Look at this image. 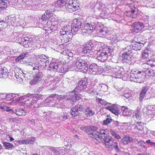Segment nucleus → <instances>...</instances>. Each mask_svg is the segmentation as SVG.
I'll return each instance as SVG.
<instances>
[{"label": "nucleus", "mask_w": 155, "mask_h": 155, "mask_svg": "<svg viewBox=\"0 0 155 155\" xmlns=\"http://www.w3.org/2000/svg\"><path fill=\"white\" fill-rule=\"evenodd\" d=\"M84 21L81 18H75L74 19L71 25V31L73 33L76 32L78 30H81L83 33L87 34H91L95 29L96 25L93 23H85L83 25Z\"/></svg>", "instance_id": "1"}, {"label": "nucleus", "mask_w": 155, "mask_h": 155, "mask_svg": "<svg viewBox=\"0 0 155 155\" xmlns=\"http://www.w3.org/2000/svg\"><path fill=\"white\" fill-rule=\"evenodd\" d=\"M74 66L80 71L86 73L88 69L89 62L92 58L85 56L76 58Z\"/></svg>", "instance_id": "2"}, {"label": "nucleus", "mask_w": 155, "mask_h": 155, "mask_svg": "<svg viewBox=\"0 0 155 155\" xmlns=\"http://www.w3.org/2000/svg\"><path fill=\"white\" fill-rule=\"evenodd\" d=\"M56 6L58 7L61 10H66L72 13L78 9L79 7L75 3L71 4L67 3L65 0H59L56 3Z\"/></svg>", "instance_id": "3"}, {"label": "nucleus", "mask_w": 155, "mask_h": 155, "mask_svg": "<svg viewBox=\"0 0 155 155\" xmlns=\"http://www.w3.org/2000/svg\"><path fill=\"white\" fill-rule=\"evenodd\" d=\"M102 50H101L97 53V58L98 60L103 62L107 60L108 56L111 55L113 51L108 48H102Z\"/></svg>", "instance_id": "4"}, {"label": "nucleus", "mask_w": 155, "mask_h": 155, "mask_svg": "<svg viewBox=\"0 0 155 155\" xmlns=\"http://www.w3.org/2000/svg\"><path fill=\"white\" fill-rule=\"evenodd\" d=\"M102 134L101 136V139H103L105 142V146L106 148L112 147L115 141V140L111 137H109L108 133H106V131H102Z\"/></svg>", "instance_id": "5"}, {"label": "nucleus", "mask_w": 155, "mask_h": 155, "mask_svg": "<svg viewBox=\"0 0 155 155\" xmlns=\"http://www.w3.org/2000/svg\"><path fill=\"white\" fill-rule=\"evenodd\" d=\"M97 128L94 126H89L88 132V134H91L92 135L93 137L97 140H101L102 137L101 136L102 134V131H104V130H102L100 132L97 131Z\"/></svg>", "instance_id": "6"}, {"label": "nucleus", "mask_w": 155, "mask_h": 155, "mask_svg": "<svg viewBox=\"0 0 155 155\" xmlns=\"http://www.w3.org/2000/svg\"><path fill=\"white\" fill-rule=\"evenodd\" d=\"M86 78H82L78 83L77 86L74 89V92H79L81 91L85 90L87 87L88 82Z\"/></svg>", "instance_id": "7"}, {"label": "nucleus", "mask_w": 155, "mask_h": 155, "mask_svg": "<svg viewBox=\"0 0 155 155\" xmlns=\"http://www.w3.org/2000/svg\"><path fill=\"white\" fill-rule=\"evenodd\" d=\"M84 106L79 104L76 105L74 108H72L70 111L71 115L73 117H76L80 116L84 110Z\"/></svg>", "instance_id": "8"}, {"label": "nucleus", "mask_w": 155, "mask_h": 155, "mask_svg": "<svg viewBox=\"0 0 155 155\" xmlns=\"http://www.w3.org/2000/svg\"><path fill=\"white\" fill-rule=\"evenodd\" d=\"M37 58L38 59V62L40 64L41 66H43L44 68L46 67L47 65L49 64V58L45 55H38Z\"/></svg>", "instance_id": "9"}, {"label": "nucleus", "mask_w": 155, "mask_h": 155, "mask_svg": "<svg viewBox=\"0 0 155 155\" xmlns=\"http://www.w3.org/2000/svg\"><path fill=\"white\" fill-rule=\"evenodd\" d=\"M93 46L94 44L92 41L88 42L83 45L81 52L83 54H89L92 50Z\"/></svg>", "instance_id": "10"}, {"label": "nucleus", "mask_w": 155, "mask_h": 155, "mask_svg": "<svg viewBox=\"0 0 155 155\" xmlns=\"http://www.w3.org/2000/svg\"><path fill=\"white\" fill-rule=\"evenodd\" d=\"M133 56V54L130 51H127L123 53L122 55L123 61L129 63L131 60V58Z\"/></svg>", "instance_id": "11"}, {"label": "nucleus", "mask_w": 155, "mask_h": 155, "mask_svg": "<svg viewBox=\"0 0 155 155\" xmlns=\"http://www.w3.org/2000/svg\"><path fill=\"white\" fill-rule=\"evenodd\" d=\"M43 76V74L42 72H39V71H36L35 74L34 75V78L31 82V84L33 85L37 84L41 80Z\"/></svg>", "instance_id": "12"}, {"label": "nucleus", "mask_w": 155, "mask_h": 155, "mask_svg": "<svg viewBox=\"0 0 155 155\" xmlns=\"http://www.w3.org/2000/svg\"><path fill=\"white\" fill-rule=\"evenodd\" d=\"M23 44L24 47L27 48L31 47L33 44L34 41L33 39L29 36L24 37L23 38Z\"/></svg>", "instance_id": "13"}, {"label": "nucleus", "mask_w": 155, "mask_h": 155, "mask_svg": "<svg viewBox=\"0 0 155 155\" xmlns=\"http://www.w3.org/2000/svg\"><path fill=\"white\" fill-rule=\"evenodd\" d=\"M111 105L106 107V109L111 111L115 115H118L120 114L119 108L115 104H111Z\"/></svg>", "instance_id": "14"}, {"label": "nucleus", "mask_w": 155, "mask_h": 155, "mask_svg": "<svg viewBox=\"0 0 155 155\" xmlns=\"http://www.w3.org/2000/svg\"><path fill=\"white\" fill-rule=\"evenodd\" d=\"M134 27V30L136 32H138L142 31L144 28V26L141 22H136L133 24Z\"/></svg>", "instance_id": "15"}, {"label": "nucleus", "mask_w": 155, "mask_h": 155, "mask_svg": "<svg viewBox=\"0 0 155 155\" xmlns=\"http://www.w3.org/2000/svg\"><path fill=\"white\" fill-rule=\"evenodd\" d=\"M52 9L47 10L44 14L42 15L41 17V19L43 21H47L53 15L52 12Z\"/></svg>", "instance_id": "16"}, {"label": "nucleus", "mask_w": 155, "mask_h": 155, "mask_svg": "<svg viewBox=\"0 0 155 155\" xmlns=\"http://www.w3.org/2000/svg\"><path fill=\"white\" fill-rule=\"evenodd\" d=\"M98 33L101 37L107 38L108 35L110 34V31L108 30L107 28H105L101 29Z\"/></svg>", "instance_id": "17"}, {"label": "nucleus", "mask_w": 155, "mask_h": 155, "mask_svg": "<svg viewBox=\"0 0 155 155\" xmlns=\"http://www.w3.org/2000/svg\"><path fill=\"white\" fill-rule=\"evenodd\" d=\"M65 98L64 96H63V97H61L60 99L58 101V102L56 101V104L55 105L56 107H59L61 108H62L64 107V106H66V107H67V105L68 104L66 102V101H64L63 99Z\"/></svg>", "instance_id": "18"}, {"label": "nucleus", "mask_w": 155, "mask_h": 155, "mask_svg": "<svg viewBox=\"0 0 155 155\" xmlns=\"http://www.w3.org/2000/svg\"><path fill=\"white\" fill-rule=\"evenodd\" d=\"M149 88V87L147 86L143 87H142L139 97V100L140 102H141L143 101V100Z\"/></svg>", "instance_id": "19"}, {"label": "nucleus", "mask_w": 155, "mask_h": 155, "mask_svg": "<svg viewBox=\"0 0 155 155\" xmlns=\"http://www.w3.org/2000/svg\"><path fill=\"white\" fill-rule=\"evenodd\" d=\"M143 46L142 44H140V43L136 42L135 43L131 44L129 45L127 47V49L132 48V50L136 51L140 50Z\"/></svg>", "instance_id": "20"}, {"label": "nucleus", "mask_w": 155, "mask_h": 155, "mask_svg": "<svg viewBox=\"0 0 155 155\" xmlns=\"http://www.w3.org/2000/svg\"><path fill=\"white\" fill-rule=\"evenodd\" d=\"M8 70L5 68H2L0 66V78L6 79L8 77Z\"/></svg>", "instance_id": "21"}, {"label": "nucleus", "mask_w": 155, "mask_h": 155, "mask_svg": "<svg viewBox=\"0 0 155 155\" xmlns=\"http://www.w3.org/2000/svg\"><path fill=\"white\" fill-rule=\"evenodd\" d=\"M38 94H28L26 95H24L23 96H20V100H22L26 99L27 97H30L32 98L33 99V101H34V103L36 102V100L38 99Z\"/></svg>", "instance_id": "22"}, {"label": "nucleus", "mask_w": 155, "mask_h": 155, "mask_svg": "<svg viewBox=\"0 0 155 155\" xmlns=\"http://www.w3.org/2000/svg\"><path fill=\"white\" fill-rule=\"evenodd\" d=\"M73 33L71 31L69 33H66V34L62 36V38L61 39V40L64 42H68L71 39L73 36Z\"/></svg>", "instance_id": "23"}, {"label": "nucleus", "mask_w": 155, "mask_h": 155, "mask_svg": "<svg viewBox=\"0 0 155 155\" xmlns=\"http://www.w3.org/2000/svg\"><path fill=\"white\" fill-rule=\"evenodd\" d=\"M89 70L93 74H96L98 71V66L97 64L95 63H92L90 65Z\"/></svg>", "instance_id": "24"}, {"label": "nucleus", "mask_w": 155, "mask_h": 155, "mask_svg": "<svg viewBox=\"0 0 155 155\" xmlns=\"http://www.w3.org/2000/svg\"><path fill=\"white\" fill-rule=\"evenodd\" d=\"M148 67L146 68V70H145V73H146V76H147L149 77H153L155 76V67L153 68L152 69H149Z\"/></svg>", "instance_id": "25"}, {"label": "nucleus", "mask_w": 155, "mask_h": 155, "mask_svg": "<svg viewBox=\"0 0 155 155\" xmlns=\"http://www.w3.org/2000/svg\"><path fill=\"white\" fill-rule=\"evenodd\" d=\"M137 78L138 83H140L142 80L144 78L145 76H146V73L145 71H137Z\"/></svg>", "instance_id": "26"}, {"label": "nucleus", "mask_w": 155, "mask_h": 155, "mask_svg": "<svg viewBox=\"0 0 155 155\" xmlns=\"http://www.w3.org/2000/svg\"><path fill=\"white\" fill-rule=\"evenodd\" d=\"M66 102L71 103L73 104L74 102L75 101V97H74V94L71 93L67 97V99L65 100Z\"/></svg>", "instance_id": "27"}, {"label": "nucleus", "mask_w": 155, "mask_h": 155, "mask_svg": "<svg viewBox=\"0 0 155 155\" xmlns=\"http://www.w3.org/2000/svg\"><path fill=\"white\" fill-rule=\"evenodd\" d=\"M27 8L29 10H35L36 7L35 6V2H33L32 0H27L25 3Z\"/></svg>", "instance_id": "28"}, {"label": "nucleus", "mask_w": 155, "mask_h": 155, "mask_svg": "<svg viewBox=\"0 0 155 155\" xmlns=\"http://www.w3.org/2000/svg\"><path fill=\"white\" fill-rule=\"evenodd\" d=\"M60 64L56 62H53L49 64V67L54 71L58 72Z\"/></svg>", "instance_id": "29"}, {"label": "nucleus", "mask_w": 155, "mask_h": 155, "mask_svg": "<svg viewBox=\"0 0 155 155\" xmlns=\"http://www.w3.org/2000/svg\"><path fill=\"white\" fill-rule=\"evenodd\" d=\"M144 126L143 123L141 122H137L136 124V127L137 128L138 132L141 134H143L144 133L143 131V126Z\"/></svg>", "instance_id": "30"}, {"label": "nucleus", "mask_w": 155, "mask_h": 155, "mask_svg": "<svg viewBox=\"0 0 155 155\" xmlns=\"http://www.w3.org/2000/svg\"><path fill=\"white\" fill-rule=\"evenodd\" d=\"M121 110L123 112V115L124 116H130V110L127 107L122 106Z\"/></svg>", "instance_id": "31"}, {"label": "nucleus", "mask_w": 155, "mask_h": 155, "mask_svg": "<svg viewBox=\"0 0 155 155\" xmlns=\"http://www.w3.org/2000/svg\"><path fill=\"white\" fill-rule=\"evenodd\" d=\"M57 25L55 24H52L50 21H48L45 25V30H47L49 28H51V29H54V28H56Z\"/></svg>", "instance_id": "32"}, {"label": "nucleus", "mask_w": 155, "mask_h": 155, "mask_svg": "<svg viewBox=\"0 0 155 155\" xmlns=\"http://www.w3.org/2000/svg\"><path fill=\"white\" fill-rule=\"evenodd\" d=\"M146 40L143 36H138L137 37V40L136 42L140 43V44H142L143 46L146 43Z\"/></svg>", "instance_id": "33"}, {"label": "nucleus", "mask_w": 155, "mask_h": 155, "mask_svg": "<svg viewBox=\"0 0 155 155\" xmlns=\"http://www.w3.org/2000/svg\"><path fill=\"white\" fill-rule=\"evenodd\" d=\"M134 72V73H131L130 77V79L131 81L136 82H138L139 81H138L137 80V71H135Z\"/></svg>", "instance_id": "34"}, {"label": "nucleus", "mask_w": 155, "mask_h": 155, "mask_svg": "<svg viewBox=\"0 0 155 155\" xmlns=\"http://www.w3.org/2000/svg\"><path fill=\"white\" fill-rule=\"evenodd\" d=\"M132 140V139L129 136H126L121 140V142H122L124 145H126L130 143Z\"/></svg>", "instance_id": "35"}, {"label": "nucleus", "mask_w": 155, "mask_h": 155, "mask_svg": "<svg viewBox=\"0 0 155 155\" xmlns=\"http://www.w3.org/2000/svg\"><path fill=\"white\" fill-rule=\"evenodd\" d=\"M134 114H135L133 115L132 118V120H134V121H136L137 120L139 119V120H140L141 119L142 114L140 112H134Z\"/></svg>", "instance_id": "36"}, {"label": "nucleus", "mask_w": 155, "mask_h": 155, "mask_svg": "<svg viewBox=\"0 0 155 155\" xmlns=\"http://www.w3.org/2000/svg\"><path fill=\"white\" fill-rule=\"evenodd\" d=\"M96 101L97 103L103 106L106 105L107 104H111V103H108L104 99H102V98H96Z\"/></svg>", "instance_id": "37"}, {"label": "nucleus", "mask_w": 155, "mask_h": 155, "mask_svg": "<svg viewBox=\"0 0 155 155\" xmlns=\"http://www.w3.org/2000/svg\"><path fill=\"white\" fill-rule=\"evenodd\" d=\"M94 112L92 110L90 107H87L85 110V114L87 116H92L94 114Z\"/></svg>", "instance_id": "38"}, {"label": "nucleus", "mask_w": 155, "mask_h": 155, "mask_svg": "<svg viewBox=\"0 0 155 155\" xmlns=\"http://www.w3.org/2000/svg\"><path fill=\"white\" fill-rule=\"evenodd\" d=\"M35 6L36 7L35 10L39 9L43 7H45V5L42 4V3L41 2L39 1H37L35 2Z\"/></svg>", "instance_id": "39"}, {"label": "nucleus", "mask_w": 155, "mask_h": 155, "mask_svg": "<svg viewBox=\"0 0 155 155\" xmlns=\"http://www.w3.org/2000/svg\"><path fill=\"white\" fill-rule=\"evenodd\" d=\"M15 113L17 115L19 116H22L25 115L26 112L25 110L23 108H20L18 110H16Z\"/></svg>", "instance_id": "40"}, {"label": "nucleus", "mask_w": 155, "mask_h": 155, "mask_svg": "<svg viewBox=\"0 0 155 155\" xmlns=\"http://www.w3.org/2000/svg\"><path fill=\"white\" fill-rule=\"evenodd\" d=\"M110 134L116 139L119 140L120 139V136L117 134L116 132L114 131V130L111 129L110 130Z\"/></svg>", "instance_id": "41"}, {"label": "nucleus", "mask_w": 155, "mask_h": 155, "mask_svg": "<svg viewBox=\"0 0 155 155\" xmlns=\"http://www.w3.org/2000/svg\"><path fill=\"white\" fill-rule=\"evenodd\" d=\"M112 118L110 116L107 115L105 119L103 120V124L104 125H107L110 124L112 121Z\"/></svg>", "instance_id": "42"}, {"label": "nucleus", "mask_w": 155, "mask_h": 155, "mask_svg": "<svg viewBox=\"0 0 155 155\" xmlns=\"http://www.w3.org/2000/svg\"><path fill=\"white\" fill-rule=\"evenodd\" d=\"M2 143L7 149L11 150L14 147L13 144L8 142H3Z\"/></svg>", "instance_id": "43"}, {"label": "nucleus", "mask_w": 155, "mask_h": 155, "mask_svg": "<svg viewBox=\"0 0 155 155\" xmlns=\"http://www.w3.org/2000/svg\"><path fill=\"white\" fill-rule=\"evenodd\" d=\"M111 148L114 149L116 153H119L120 152V150L118 146V143L116 141H115L113 144V146L111 147Z\"/></svg>", "instance_id": "44"}, {"label": "nucleus", "mask_w": 155, "mask_h": 155, "mask_svg": "<svg viewBox=\"0 0 155 155\" xmlns=\"http://www.w3.org/2000/svg\"><path fill=\"white\" fill-rule=\"evenodd\" d=\"M62 31L64 30L67 32V33H69L71 30V26H70L68 24L65 25L62 28Z\"/></svg>", "instance_id": "45"}, {"label": "nucleus", "mask_w": 155, "mask_h": 155, "mask_svg": "<svg viewBox=\"0 0 155 155\" xmlns=\"http://www.w3.org/2000/svg\"><path fill=\"white\" fill-rule=\"evenodd\" d=\"M60 147H50L48 148L53 153L57 154L59 152Z\"/></svg>", "instance_id": "46"}, {"label": "nucleus", "mask_w": 155, "mask_h": 155, "mask_svg": "<svg viewBox=\"0 0 155 155\" xmlns=\"http://www.w3.org/2000/svg\"><path fill=\"white\" fill-rule=\"evenodd\" d=\"M59 96L57 94H51L50 96L47 98L45 100V101H48L51 100V99H53L56 100L59 98Z\"/></svg>", "instance_id": "47"}, {"label": "nucleus", "mask_w": 155, "mask_h": 155, "mask_svg": "<svg viewBox=\"0 0 155 155\" xmlns=\"http://www.w3.org/2000/svg\"><path fill=\"white\" fill-rule=\"evenodd\" d=\"M149 65H150V66H155V61H154L153 60H148L147 62V64H143L142 66L143 68L144 67L148 66Z\"/></svg>", "instance_id": "48"}, {"label": "nucleus", "mask_w": 155, "mask_h": 155, "mask_svg": "<svg viewBox=\"0 0 155 155\" xmlns=\"http://www.w3.org/2000/svg\"><path fill=\"white\" fill-rule=\"evenodd\" d=\"M149 51L147 50H144L142 53V59L147 58L149 56Z\"/></svg>", "instance_id": "49"}, {"label": "nucleus", "mask_w": 155, "mask_h": 155, "mask_svg": "<svg viewBox=\"0 0 155 155\" xmlns=\"http://www.w3.org/2000/svg\"><path fill=\"white\" fill-rule=\"evenodd\" d=\"M124 96L125 98L124 99L127 102H128L130 100H131L132 98V96L130 94L128 93H126L125 94Z\"/></svg>", "instance_id": "50"}, {"label": "nucleus", "mask_w": 155, "mask_h": 155, "mask_svg": "<svg viewBox=\"0 0 155 155\" xmlns=\"http://www.w3.org/2000/svg\"><path fill=\"white\" fill-rule=\"evenodd\" d=\"M110 126L112 127H117L119 125V122L117 121H114L112 120V121L110 123Z\"/></svg>", "instance_id": "51"}, {"label": "nucleus", "mask_w": 155, "mask_h": 155, "mask_svg": "<svg viewBox=\"0 0 155 155\" xmlns=\"http://www.w3.org/2000/svg\"><path fill=\"white\" fill-rule=\"evenodd\" d=\"M1 95H3L2 97H3V98H1L0 97V100L1 99H5L7 100H11L13 98L12 97V95L10 94H8L7 95H4L3 94H2Z\"/></svg>", "instance_id": "52"}, {"label": "nucleus", "mask_w": 155, "mask_h": 155, "mask_svg": "<svg viewBox=\"0 0 155 155\" xmlns=\"http://www.w3.org/2000/svg\"><path fill=\"white\" fill-rule=\"evenodd\" d=\"M56 100H54L53 99H51V100H49L48 101H45L47 102L49 104V105L50 106H52L54 105L55 106L56 101H55Z\"/></svg>", "instance_id": "53"}, {"label": "nucleus", "mask_w": 155, "mask_h": 155, "mask_svg": "<svg viewBox=\"0 0 155 155\" xmlns=\"http://www.w3.org/2000/svg\"><path fill=\"white\" fill-rule=\"evenodd\" d=\"M6 25V24L4 21L0 20V30L4 28Z\"/></svg>", "instance_id": "54"}, {"label": "nucleus", "mask_w": 155, "mask_h": 155, "mask_svg": "<svg viewBox=\"0 0 155 155\" xmlns=\"http://www.w3.org/2000/svg\"><path fill=\"white\" fill-rule=\"evenodd\" d=\"M146 143L149 145H150L153 148H155V143L153 142L150 140L146 141Z\"/></svg>", "instance_id": "55"}, {"label": "nucleus", "mask_w": 155, "mask_h": 155, "mask_svg": "<svg viewBox=\"0 0 155 155\" xmlns=\"http://www.w3.org/2000/svg\"><path fill=\"white\" fill-rule=\"evenodd\" d=\"M116 35H113L112 34H111L110 33V34L109 35H108L107 37V38L108 39H110V40H114L116 39Z\"/></svg>", "instance_id": "56"}, {"label": "nucleus", "mask_w": 155, "mask_h": 155, "mask_svg": "<svg viewBox=\"0 0 155 155\" xmlns=\"http://www.w3.org/2000/svg\"><path fill=\"white\" fill-rule=\"evenodd\" d=\"M25 102L27 104H30L31 105H33L34 103V101H33V99L32 98L30 97L28 99H27L25 101Z\"/></svg>", "instance_id": "57"}, {"label": "nucleus", "mask_w": 155, "mask_h": 155, "mask_svg": "<svg viewBox=\"0 0 155 155\" xmlns=\"http://www.w3.org/2000/svg\"><path fill=\"white\" fill-rule=\"evenodd\" d=\"M35 140V137L29 138L27 140V144L32 143L34 142Z\"/></svg>", "instance_id": "58"}, {"label": "nucleus", "mask_w": 155, "mask_h": 155, "mask_svg": "<svg viewBox=\"0 0 155 155\" xmlns=\"http://www.w3.org/2000/svg\"><path fill=\"white\" fill-rule=\"evenodd\" d=\"M69 117L68 116L64 114L62 115L61 116H60L59 118L60 120H65L66 119H67Z\"/></svg>", "instance_id": "59"}, {"label": "nucleus", "mask_w": 155, "mask_h": 155, "mask_svg": "<svg viewBox=\"0 0 155 155\" xmlns=\"http://www.w3.org/2000/svg\"><path fill=\"white\" fill-rule=\"evenodd\" d=\"M19 74L18 72L16 73L15 74V76L16 78L18 79V81H22V78L21 77V75H19Z\"/></svg>", "instance_id": "60"}, {"label": "nucleus", "mask_w": 155, "mask_h": 155, "mask_svg": "<svg viewBox=\"0 0 155 155\" xmlns=\"http://www.w3.org/2000/svg\"><path fill=\"white\" fill-rule=\"evenodd\" d=\"M40 65L39 64V63H38L37 64L35 63V64H34V66H33V70H37L36 71H38V68H39V66Z\"/></svg>", "instance_id": "61"}, {"label": "nucleus", "mask_w": 155, "mask_h": 155, "mask_svg": "<svg viewBox=\"0 0 155 155\" xmlns=\"http://www.w3.org/2000/svg\"><path fill=\"white\" fill-rule=\"evenodd\" d=\"M88 127H89V126H87V127L83 126V127H80V129L81 130H83V131L87 132V133H88Z\"/></svg>", "instance_id": "62"}, {"label": "nucleus", "mask_w": 155, "mask_h": 155, "mask_svg": "<svg viewBox=\"0 0 155 155\" xmlns=\"http://www.w3.org/2000/svg\"><path fill=\"white\" fill-rule=\"evenodd\" d=\"M24 58L22 56L21 54L17 57L15 59V61L16 62H18L20 61L21 60Z\"/></svg>", "instance_id": "63"}, {"label": "nucleus", "mask_w": 155, "mask_h": 155, "mask_svg": "<svg viewBox=\"0 0 155 155\" xmlns=\"http://www.w3.org/2000/svg\"><path fill=\"white\" fill-rule=\"evenodd\" d=\"M139 145L140 146H141L143 148H145V147L144 145V144H145V143L142 140L140 141L139 142Z\"/></svg>", "instance_id": "64"}]
</instances>
